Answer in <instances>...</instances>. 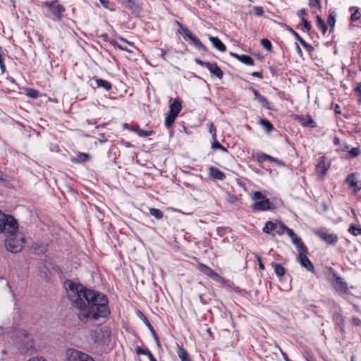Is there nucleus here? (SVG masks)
I'll use <instances>...</instances> for the list:
<instances>
[{
	"instance_id": "obj_51",
	"label": "nucleus",
	"mask_w": 361,
	"mask_h": 361,
	"mask_svg": "<svg viewBox=\"0 0 361 361\" xmlns=\"http://www.w3.org/2000/svg\"><path fill=\"white\" fill-rule=\"evenodd\" d=\"M195 62L197 64L200 65V66H202V67H205V68H207V66H208V65H209V62H205V61H202L201 59H197H197H195Z\"/></svg>"
},
{
	"instance_id": "obj_28",
	"label": "nucleus",
	"mask_w": 361,
	"mask_h": 361,
	"mask_svg": "<svg viewBox=\"0 0 361 361\" xmlns=\"http://www.w3.org/2000/svg\"><path fill=\"white\" fill-rule=\"evenodd\" d=\"M95 82H96L97 87H102L104 90H106V91L110 90L112 87L111 84L109 81L104 80L101 78H96Z\"/></svg>"
},
{
	"instance_id": "obj_39",
	"label": "nucleus",
	"mask_w": 361,
	"mask_h": 361,
	"mask_svg": "<svg viewBox=\"0 0 361 361\" xmlns=\"http://www.w3.org/2000/svg\"><path fill=\"white\" fill-rule=\"evenodd\" d=\"M261 44L267 51H271L272 44L269 39H265V38L262 39L261 40Z\"/></svg>"
},
{
	"instance_id": "obj_33",
	"label": "nucleus",
	"mask_w": 361,
	"mask_h": 361,
	"mask_svg": "<svg viewBox=\"0 0 361 361\" xmlns=\"http://www.w3.org/2000/svg\"><path fill=\"white\" fill-rule=\"evenodd\" d=\"M275 232L278 235H283L286 233L288 227L281 221H276V226H275Z\"/></svg>"
},
{
	"instance_id": "obj_18",
	"label": "nucleus",
	"mask_w": 361,
	"mask_h": 361,
	"mask_svg": "<svg viewBox=\"0 0 361 361\" xmlns=\"http://www.w3.org/2000/svg\"><path fill=\"white\" fill-rule=\"evenodd\" d=\"M209 39L212 44L219 51L221 52L226 51V47L217 37L209 36Z\"/></svg>"
},
{
	"instance_id": "obj_7",
	"label": "nucleus",
	"mask_w": 361,
	"mask_h": 361,
	"mask_svg": "<svg viewBox=\"0 0 361 361\" xmlns=\"http://www.w3.org/2000/svg\"><path fill=\"white\" fill-rule=\"evenodd\" d=\"M111 331L106 326L98 328L91 333V339L94 343L101 344L109 339Z\"/></svg>"
},
{
	"instance_id": "obj_58",
	"label": "nucleus",
	"mask_w": 361,
	"mask_h": 361,
	"mask_svg": "<svg viewBox=\"0 0 361 361\" xmlns=\"http://www.w3.org/2000/svg\"><path fill=\"white\" fill-rule=\"evenodd\" d=\"M27 361H47L44 357L37 356L32 358H30Z\"/></svg>"
},
{
	"instance_id": "obj_61",
	"label": "nucleus",
	"mask_w": 361,
	"mask_h": 361,
	"mask_svg": "<svg viewBox=\"0 0 361 361\" xmlns=\"http://www.w3.org/2000/svg\"><path fill=\"white\" fill-rule=\"evenodd\" d=\"M101 4L105 8H109V0H99Z\"/></svg>"
},
{
	"instance_id": "obj_37",
	"label": "nucleus",
	"mask_w": 361,
	"mask_h": 361,
	"mask_svg": "<svg viewBox=\"0 0 361 361\" xmlns=\"http://www.w3.org/2000/svg\"><path fill=\"white\" fill-rule=\"evenodd\" d=\"M327 22L330 26L331 31H333L336 23V14L334 13L329 14Z\"/></svg>"
},
{
	"instance_id": "obj_64",
	"label": "nucleus",
	"mask_w": 361,
	"mask_h": 361,
	"mask_svg": "<svg viewBox=\"0 0 361 361\" xmlns=\"http://www.w3.org/2000/svg\"><path fill=\"white\" fill-rule=\"evenodd\" d=\"M305 360L307 361H316L313 356L309 353L305 355Z\"/></svg>"
},
{
	"instance_id": "obj_43",
	"label": "nucleus",
	"mask_w": 361,
	"mask_h": 361,
	"mask_svg": "<svg viewBox=\"0 0 361 361\" xmlns=\"http://www.w3.org/2000/svg\"><path fill=\"white\" fill-rule=\"evenodd\" d=\"M252 199L254 200H264L265 199V197L264 196V195L259 192V191H255L253 192L252 195Z\"/></svg>"
},
{
	"instance_id": "obj_59",
	"label": "nucleus",
	"mask_w": 361,
	"mask_h": 361,
	"mask_svg": "<svg viewBox=\"0 0 361 361\" xmlns=\"http://www.w3.org/2000/svg\"><path fill=\"white\" fill-rule=\"evenodd\" d=\"M135 351H136V353L137 355H145V353L147 352V349H143V348H142L140 347H137L136 348Z\"/></svg>"
},
{
	"instance_id": "obj_17",
	"label": "nucleus",
	"mask_w": 361,
	"mask_h": 361,
	"mask_svg": "<svg viewBox=\"0 0 361 361\" xmlns=\"http://www.w3.org/2000/svg\"><path fill=\"white\" fill-rule=\"evenodd\" d=\"M209 175L212 178L219 180H223L226 178L225 173L214 166H210L209 168Z\"/></svg>"
},
{
	"instance_id": "obj_46",
	"label": "nucleus",
	"mask_w": 361,
	"mask_h": 361,
	"mask_svg": "<svg viewBox=\"0 0 361 361\" xmlns=\"http://www.w3.org/2000/svg\"><path fill=\"white\" fill-rule=\"evenodd\" d=\"M308 5L311 8H321L320 2L319 0H309Z\"/></svg>"
},
{
	"instance_id": "obj_49",
	"label": "nucleus",
	"mask_w": 361,
	"mask_h": 361,
	"mask_svg": "<svg viewBox=\"0 0 361 361\" xmlns=\"http://www.w3.org/2000/svg\"><path fill=\"white\" fill-rule=\"evenodd\" d=\"M209 126H210L209 133L212 134V139L216 140V129L212 123H211L209 124Z\"/></svg>"
},
{
	"instance_id": "obj_10",
	"label": "nucleus",
	"mask_w": 361,
	"mask_h": 361,
	"mask_svg": "<svg viewBox=\"0 0 361 361\" xmlns=\"http://www.w3.org/2000/svg\"><path fill=\"white\" fill-rule=\"evenodd\" d=\"M330 166V164L327 161L325 157L318 158L316 164V172L321 177H323Z\"/></svg>"
},
{
	"instance_id": "obj_2",
	"label": "nucleus",
	"mask_w": 361,
	"mask_h": 361,
	"mask_svg": "<svg viewBox=\"0 0 361 361\" xmlns=\"http://www.w3.org/2000/svg\"><path fill=\"white\" fill-rule=\"evenodd\" d=\"M17 220L11 215L5 214L0 223V233L6 234L5 246L12 253L20 252L25 243L23 234L18 231Z\"/></svg>"
},
{
	"instance_id": "obj_38",
	"label": "nucleus",
	"mask_w": 361,
	"mask_h": 361,
	"mask_svg": "<svg viewBox=\"0 0 361 361\" xmlns=\"http://www.w3.org/2000/svg\"><path fill=\"white\" fill-rule=\"evenodd\" d=\"M348 232L352 235L357 236L361 235V228L351 225L348 229Z\"/></svg>"
},
{
	"instance_id": "obj_6",
	"label": "nucleus",
	"mask_w": 361,
	"mask_h": 361,
	"mask_svg": "<svg viewBox=\"0 0 361 361\" xmlns=\"http://www.w3.org/2000/svg\"><path fill=\"white\" fill-rule=\"evenodd\" d=\"M21 336L23 337L21 339L20 345V350L22 353L32 354L37 351L32 338L25 331L20 332Z\"/></svg>"
},
{
	"instance_id": "obj_32",
	"label": "nucleus",
	"mask_w": 361,
	"mask_h": 361,
	"mask_svg": "<svg viewBox=\"0 0 361 361\" xmlns=\"http://www.w3.org/2000/svg\"><path fill=\"white\" fill-rule=\"evenodd\" d=\"M316 24L318 29L322 30V33L324 35L326 32L328 27L319 16H317Z\"/></svg>"
},
{
	"instance_id": "obj_35",
	"label": "nucleus",
	"mask_w": 361,
	"mask_h": 361,
	"mask_svg": "<svg viewBox=\"0 0 361 361\" xmlns=\"http://www.w3.org/2000/svg\"><path fill=\"white\" fill-rule=\"evenodd\" d=\"M200 266L202 267L201 271L202 272H204L208 276L212 277V276L216 275V273L213 269L209 268V267H207V266H206L204 264H200Z\"/></svg>"
},
{
	"instance_id": "obj_22",
	"label": "nucleus",
	"mask_w": 361,
	"mask_h": 361,
	"mask_svg": "<svg viewBox=\"0 0 361 361\" xmlns=\"http://www.w3.org/2000/svg\"><path fill=\"white\" fill-rule=\"evenodd\" d=\"M121 3L129 10L137 11L139 9L137 0H121Z\"/></svg>"
},
{
	"instance_id": "obj_50",
	"label": "nucleus",
	"mask_w": 361,
	"mask_h": 361,
	"mask_svg": "<svg viewBox=\"0 0 361 361\" xmlns=\"http://www.w3.org/2000/svg\"><path fill=\"white\" fill-rule=\"evenodd\" d=\"M255 14L257 16H262L264 13V10L260 6L254 7Z\"/></svg>"
},
{
	"instance_id": "obj_29",
	"label": "nucleus",
	"mask_w": 361,
	"mask_h": 361,
	"mask_svg": "<svg viewBox=\"0 0 361 361\" xmlns=\"http://www.w3.org/2000/svg\"><path fill=\"white\" fill-rule=\"evenodd\" d=\"M90 159V154L87 153H79L76 157H74L72 161L75 163H84Z\"/></svg>"
},
{
	"instance_id": "obj_16",
	"label": "nucleus",
	"mask_w": 361,
	"mask_h": 361,
	"mask_svg": "<svg viewBox=\"0 0 361 361\" xmlns=\"http://www.w3.org/2000/svg\"><path fill=\"white\" fill-rule=\"evenodd\" d=\"M182 106L180 102L178 99H171L169 101V112L176 116L178 115L181 111Z\"/></svg>"
},
{
	"instance_id": "obj_55",
	"label": "nucleus",
	"mask_w": 361,
	"mask_h": 361,
	"mask_svg": "<svg viewBox=\"0 0 361 361\" xmlns=\"http://www.w3.org/2000/svg\"><path fill=\"white\" fill-rule=\"evenodd\" d=\"M140 128L138 125L137 124H132L130 126V130L135 133H138L139 130H140Z\"/></svg>"
},
{
	"instance_id": "obj_63",
	"label": "nucleus",
	"mask_w": 361,
	"mask_h": 361,
	"mask_svg": "<svg viewBox=\"0 0 361 361\" xmlns=\"http://www.w3.org/2000/svg\"><path fill=\"white\" fill-rule=\"evenodd\" d=\"M295 49L298 55L302 56V51L298 43H295Z\"/></svg>"
},
{
	"instance_id": "obj_9",
	"label": "nucleus",
	"mask_w": 361,
	"mask_h": 361,
	"mask_svg": "<svg viewBox=\"0 0 361 361\" xmlns=\"http://www.w3.org/2000/svg\"><path fill=\"white\" fill-rule=\"evenodd\" d=\"M345 181L348 183L349 188L353 190V192L356 193L361 190L359 178L355 173L348 175Z\"/></svg>"
},
{
	"instance_id": "obj_24",
	"label": "nucleus",
	"mask_w": 361,
	"mask_h": 361,
	"mask_svg": "<svg viewBox=\"0 0 361 361\" xmlns=\"http://www.w3.org/2000/svg\"><path fill=\"white\" fill-rule=\"evenodd\" d=\"M259 125L264 129L267 133H270L274 130L272 123L265 118H261L259 121Z\"/></svg>"
},
{
	"instance_id": "obj_1",
	"label": "nucleus",
	"mask_w": 361,
	"mask_h": 361,
	"mask_svg": "<svg viewBox=\"0 0 361 361\" xmlns=\"http://www.w3.org/2000/svg\"><path fill=\"white\" fill-rule=\"evenodd\" d=\"M65 285L68 298L72 306L78 310V318L82 322L96 321L110 314L109 300L104 294L87 289L72 281H67Z\"/></svg>"
},
{
	"instance_id": "obj_12",
	"label": "nucleus",
	"mask_w": 361,
	"mask_h": 361,
	"mask_svg": "<svg viewBox=\"0 0 361 361\" xmlns=\"http://www.w3.org/2000/svg\"><path fill=\"white\" fill-rule=\"evenodd\" d=\"M334 281L333 282V286L335 290L340 293H346L348 291V285L344 281L343 279L334 275Z\"/></svg>"
},
{
	"instance_id": "obj_23",
	"label": "nucleus",
	"mask_w": 361,
	"mask_h": 361,
	"mask_svg": "<svg viewBox=\"0 0 361 361\" xmlns=\"http://www.w3.org/2000/svg\"><path fill=\"white\" fill-rule=\"evenodd\" d=\"M275 226H276V221L274 222L271 221H269L263 227L262 231L265 233L271 234L272 235L274 236L275 234L272 232L275 231Z\"/></svg>"
},
{
	"instance_id": "obj_11",
	"label": "nucleus",
	"mask_w": 361,
	"mask_h": 361,
	"mask_svg": "<svg viewBox=\"0 0 361 361\" xmlns=\"http://www.w3.org/2000/svg\"><path fill=\"white\" fill-rule=\"evenodd\" d=\"M306 253L307 252H300L298 256V260L302 267L305 268L307 271L314 273V267L307 257Z\"/></svg>"
},
{
	"instance_id": "obj_34",
	"label": "nucleus",
	"mask_w": 361,
	"mask_h": 361,
	"mask_svg": "<svg viewBox=\"0 0 361 361\" xmlns=\"http://www.w3.org/2000/svg\"><path fill=\"white\" fill-rule=\"evenodd\" d=\"M149 214L157 219H161L164 216L162 211L157 208H150Z\"/></svg>"
},
{
	"instance_id": "obj_30",
	"label": "nucleus",
	"mask_w": 361,
	"mask_h": 361,
	"mask_svg": "<svg viewBox=\"0 0 361 361\" xmlns=\"http://www.w3.org/2000/svg\"><path fill=\"white\" fill-rule=\"evenodd\" d=\"M258 160L261 161H269L271 162H275L279 164H281V161L279 160H278L277 159H276L273 157H271V156H269L265 153H263V152H261L258 154Z\"/></svg>"
},
{
	"instance_id": "obj_14",
	"label": "nucleus",
	"mask_w": 361,
	"mask_h": 361,
	"mask_svg": "<svg viewBox=\"0 0 361 361\" xmlns=\"http://www.w3.org/2000/svg\"><path fill=\"white\" fill-rule=\"evenodd\" d=\"M230 55L232 57L238 59L239 61H240L241 63H243L245 65H247V66H254L255 65L254 59L248 55H245V54L239 55V54L233 53V52H231Z\"/></svg>"
},
{
	"instance_id": "obj_52",
	"label": "nucleus",
	"mask_w": 361,
	"mask_h": 361,
	"mask_svg": "<svg viewBox=\"0 0 361 361\" xmlns=\"http://www.w3.org/2000/svg\"><path fill=\"white\" fill-rule=\"evenodd\" d=\"M111 43L112 45H114L116 47H118L121 50L129 51V50L127 49V47H123V46L119 44L118 42H116L114 40L111 41Z\"/></svg>"
},
{
	"instance_id": "obj_27",
	"label": "nucleus",
	"mask_w": 361,
	"mask_h": 361,
	"mask_svg": "<svg viewBox=\"0 0 361 361\" xmlns=\"http://www.w3.org/2000/svg\"><path fill=\"white\" fill-rule=\"evenodd\" d=\"M143 320H144V322L146 324V326L148 327L149 331H151V333L153 336V338H154V341H156L157 345L160 346V342L159 340V337H158L157 334H156L154 329L153 328V326H152V324H150L149 320L145 317H144Z\"/></svg>"
},
{
	"instance_id": "obj_26",
	"label": "nucleus",
	"mask_w": 361,
	"mask_h": 361,
	"mask_svg": "<svg viewBox=\"0 0 361 361\" xmlns=\"http://www.w3.org/2000/svg\"><path fill=\"white\" fill-rule=\"evenodd\" d=\"M271 267L277 276L281 277L285 274V268L281 264L272 262Z\"/></svg>"
},
{
	"instance_id": "obj_48",
	"label": "nucleus",
	"mask_w": 361,
	"mask_h": 361,
	"mask_svg": "<svg viewBox=\"0 0 361 361\" xmlns=\"http://www.w3.org/2000/svg\"><path fill=\"white\" fill-rule=\"evenodd\" d=\"M226 200L229 203H234L238 200V197L235 195L228 194Z\"/></svg>"
},
{
	"instance_id": "obj_57",
	"label": "nucleus",
	"mask_w": 361,
	"mask_h": 361,
	"mask_svg": "<svg viewBox=\"0 0 361 361\" xmlns=\"http://www.w3.org/2000/svg\"><path fill=\"white\" fill-rule=\"evenodd\" d=\"M307 15V11L305 8H302L297 12V16L299 18H304L303 16Z\"/></svg>"
},
{
	"instance_id": "obj_56",
	"label": "nucleus",
	"mask_w": 361,
	"mask_h": 361,
	"mask_svg": "<svg viewBox=\"0 0 361 361\" xmlns=\"http://www.w3.org/2000/svg\"><path fill=\"white\" fill-rule=\"evenodd\" d=\"M288 30L290 31V33H292L293 35V36H295V37L296 38L297 40H298L299 42L302 39L297 32H295L293 28H289Z\"/></svg>"
},
{
	"instance_id": "obj_62",
	"label": "nucleus",
	"mask_w": 361,
	"mask_h": 361,
	"mask_svg": "<svg viewBox=\"0 0 361 361\" xmlns=\"http://www.w3.org/2000/svg\"><path fill=\"white\" fill-rule=\"evenodd\" d=\"M145 355L147 356V357L149 358V361H152V360H154L155 359V357H154L152 353L148 349H147V352L145 353Z\"/></svg>"
},
{
	"instance_id": "obj_45",
	"label": "nucleus",
	"mask_w": 361,
	"mask_h": 361,
	"mask_svg": "<svg viewBox=\"0 0 361 361\" xmlns=\"http://www.w3.org/2000/svg\"><path fill=\"white\" fill-rule=\"evenodd\" d=\"M300 43L302 44V46L306 49L309 52H311L313 51L314 48L312 45L307 43L303 39H302L300 41Z\"/></svg>"
},
{
	"instance_id": "obj_53",
	"label": "nucleus",
	"mask_w": 361,
	"mask_h": 361,
	"mask_svg": "<svg viewBox=\"0 0 361 361\" xmlns=\"http://www.w3.org/2000/svg\"><path fill=\"white\" fill-rule=\"evenodd\" d=\"M350 154L353 157H357L360 154V149L357 147H353L350 151Z\"/></svg>"
},
{
	"instance_id": "obj_4",
	"label": "nucleus",
	"mask_w": 361,
	"mask_h": 361,
	"mask_svg": "<svg viewBox=\"0 0 361 361\" xmlns=\"http://www.w3.org/2000/svg\"><path fill=\"white\" fill-rule=\"evenodd\" d=\"M66 361H94L88 354L75 348H68L65 352Z\"/></svg>"
},
{
	"instance_id": "obj_42",
	"label": "nucleus",
	"mask_w": 361,
	"mask_h": 361,
	"mask_svg": "<svg viewBox=\"0 0 361 361\" xmlns=\"http://www.w3.org/2000/svg\"><path fill=\"white\" fill-rule=\"evenodd\" d=\"M27 95L30 97V98L35 99L37 98L39 96V92L37 90H35L34 89H29L27 91Z\"/></svg>"
},
{
	"instance_id": "obj_60",
	"label": "nucleus",
	"mask_w": 361,
	"mask_h": 361,
	"mask_svg": "<svg viewBox=\"0 0 361 361\" xmlns=\"http://www.w3.org/2000/svg\"><path fill=\"white\" fill-rule=\"evenodd\" d=\"M257 260L259 264V268L262 270L265 269L264 264L262 262L261 257L259 256H257Z\"/></svg>"
},
{
	"instance_id": "obj_36",
	"label": "nucleus",
	"mask_w": 361,
	"mask_h": 361,
	"mask_svg": "<svg viewBox=\"0 0 361 361\" xmlns=\"http://www.w3.org/2000/svg\"><path fill=\"white\" fill-rule=\"evenodd\" d=\"M212 147L213 149H219L223 152L227 153L228 149L224 147L222 145H221L217 140H214V142L212 143Z\"/></svg>"
},
{
	"instance_id": "obj_20",
	"label": "nucleus",
	"mask_w": 361,
	"mask_h": 361,
	"mask_svg": "<svg viewBox=\"0 0 361 361\" xmlns=\"http://www.w3.org/2000/svg\"><path fill=\"white\" fill-rule=\"evenodd\" d=\"M292 243L296 247L299 252H307V248L298 235L291 239Z\"/></svg>"
},
{
	"instance_id": "obj_40",
	"label": "nucleus",
	"mask_w": 361,
	"mask_h": 361,
	"mask_svg": "<svg viewBox=\"0 0 361 361\" xmlns=\"http://www.w3.org/2000/svg\"><path fill=\"white\" fill-rule=\"evenodd\" d=\"M228 231H230L228 227L219 226L216 228V233L219 237L224 236L228 233Z\"/></svg>"
},
{
	"instance_id": "obj_19",
	"label": "nucleus",
	"mask_w": 361,
	"mask_h": 361,
	"mask_svg": "<svg viewBox=\"0 0 361 361\" xmlns=\"http://www.w3.org/2000/svg\"><path fill=\"white\" fill-rule=\"evenodd\" d=\"M207 68L212 75L217 77L218 78L221 79L223 78L224 73L216 63H209Z\"/></svg>"
},
{
	"instance_id": "obj_54",
	"label": "nucleus",
	"mask_w": 361,
	"mask_h": 361,
	"mask_svg": "<svg viewBox=\"0 0 361 361\" xmlns=\"http://www.w3.org/2000/svg\"><path fill=\"white\" fill-rule=\"evenodd\" d=\"M286 233L290 238V239H292V238H293L297 236V235L294 233V231L292 229L289 228H288L286 229Z\"/></svg>"
},
{
	"instance_id": "obj_3",
	"label": "nucleus",
	"mask_w": 361,
	"mask_h": 361,
	"mask_svg": "<svg viewBox=\"0 0 361 361\" xmlns=\"http://www.w3.org/2000/svg\"><path fill=\"white\" fill-rule=\"evenodd\" d=\"M175 23L178 27V32L183 35L185 39L188 37L198 50L204 52L207 51V47L202 43L199 38L195 36L186 27H184L180 22L176 20Z\"/></svg>"
},
{
	"instance_id": "obj_8",
	"label": "nucleus",
	"mask_w": 361,
	"mask_h": 361,
	"mask_svg": "<svg viewBox=\"0 0 361 361\" xmlns=\"http://www.w3.org/2000/svg\"><path fill=\"white\" fill-rule=\"evenodd\" d=\"M316 234L324 241L329 245H334L338 242V238L336 234L328 233L322 229L316 232Z\"/></svg>"
},
{
	"instance_id": "obj_21",
	"label": "nucleus",
	"mask_w": 361,
	"mask_h": 361,
	"mask_svg": "<svg viewBox=\"0 0 361 361\" xmlns=\"http://www.w3.org/2000/svg\"><path fill=\"white\" fill-rule=\"evenodd\" d=\"M299 121L304 127L315 128L317 126L315 121L309 115L299 117Z\"/></svg>"
},
{
	"instance_id": "obj_41",
	"label": "nucleus",
	"mask_w": 361,
	"mask_h": 361,
	"mask_svg": "<svg viewBox=\"0 0 361 361\" xmlns=\"http://www.w3.org/2000/svg\"><path fill=\"white\" fill-rule=\"evenodd\" d=\"M153 133V130H144L140 128L137 135L141 137H145L152 135Z\"/></svg>"
},
{
	"instance_id": "obj_44",
	"label": "nucleus",
	"mask_w": 361,
	"mask_h": 361,
	"mask_svg": "<svg viewBox=\"0 0 361 361\" xmlns=\"http://www.w3.org/2000/svg\"><path fill=\"white\" fill-rule=\"evenodd\" d=\"M360 16H361V15L359 12V9L356 8L355 10L354 13H352V15L350 16V20L353 22L357 21V20H359L360 18Z\"/></svg>"
},
{
	"instance_id": "obj_31",
	"label": "nucleus",
	"mask_w": 361,
	"mask_h": 361,
	"mask_svg": "<svg viewBox=\"0 0 361 361\" xmlns=\"http://www.w3.org/2000/svg\"><path fill=\"white\" fill-rule=\"evenodd\" d=\"M177 116H178L171 114L169 112L167 114L164 121V126H166V128H169L172 126Z\"/></svg>"
},
{
	"instance_id": "obj_47",
	"label": "nucleus",
	"mask_w": 361,
	"mask_h": 361,
	"mask_svg": "<svg viewBox=\"0 0 361 361\" xmlns=\"http://www.w3.org/2000/svg\"><path fill=\"white\" fill-rule=\"evenodd\" d=\"M302 23L305 28V30L309 32L311 30V25L310 23L305 19V18H302Z\"/></svg>"
},
{
	"instance_id": "obj_15",
	"label": "nucleus",
	"mask_w": 361,
	"mask_h": 361,
	"mask_svg": "<svg viewBox=\"0 0 361 361\" xmlns=\"http://www.w3.org/2000/svg\"><path fill=\"white\" fill-rule=\"evenodd\" d=\"M271 202L268 199H264L262 200L256 202L252 206L253 210L255 211H265L270 209Z\"/></svg>"
},
{
	"instance_id": "obj_13",
	"label": "nucleus",
	"mask_w": 361,
	"mask_h": 361,
	"mask_svg": "<svg viewBox=\"0 0 361 361\" xmlns=\"http://www.w3.org/2000/svg\"><path fill=\"white\" fill-rule=\"evenodd\" d=\"M250 90L255 95V99L265 109L271 110L272 109L270 102L262 95L258 90L253 87H250Z\"/></svg>"
},
{
	"instance_id": "obj_5",
	"label": "nucleus",
	"mask_w": 361,
	"mask_h": 361,
	"mask_svg": "<svg viewBox=\"0 0 361 361\" xmlns=\"http://www.w3.org/2000/svg\"><path fill=\"white\" fill-rule=\"evenodd\" d=\"M43 5L47 8L48 11L56 20L62 18V13L66 11L65 7L59 4L58 0L44 1Z\"/></svg>"
},
{
	"instance_id": "obj_25",
	"label": "nucleus",
	"mask_w": 361,
	"mask_h": 361,
	"mask_svg": "<svg viewBox=\"0 0 361 361\" xmlns=\"http://www.w3.org/2000/svg\"><path fill=\"white\" fill-rule=\"evenodd\" d=\"M177 354L181 361H192L188 352L182 347L178 345Z\"/></svg>"
}]
</instances>
